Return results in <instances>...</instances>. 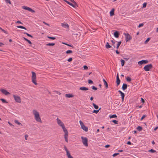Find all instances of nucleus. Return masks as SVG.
<instances>
[{
	"label": "nucleus",
	"instance_id": "43",
	"mask_svg": "<svg viewBox=\"0 0 158 158\" xmlns=\"http://www.w3.org/2000/svg\"><path fill=\"white\" fill-rule=\"evenodd\" d=\"M63 44L66 45H67L69 47H72V48H73V45H70V44H67V43H63Z\"/></svg>",
	"mask_w": 158,
	"mask_h": 158
},
{
	"label": "nucleus",
	"instance_id": "53",
	"mask_svg": "<svg viewBox=\"0 0 158 158\" xmlns=\"http://www.w3.org/2000/svg\"><path fill=\"white\" fill-rule=\"evenodd\" d=\"M143 23H140L139 24V26H138V27H142L143 26Z\"/></svg>",
	"mask_w": 158,
	"mask_h": 158
},
{
	"label": "nucleus",
	"instance_id": "35",
	"mask_svg": "<svg viewBox=\"0 0 158 158\" xmlns=\"http://www.w3.org/2000/svg\"><path fill=\"white\" fill-rule=\"evenodd\" d=\"M101 109V108H100L98 110H94L93 111V113H94L96 114H97L98 113V112L99 111V110Z\"/></svg>",
	"mask_w": 158,
	"mask_h": 158
},
{
	"label": "nucleus",
	"instance_id": "38",
	"mask_svg": "<svg viewBox=\"0 0 158 158\" xmlns=\"http://www.w3.org/2000/svg\"><path fill=\"white\" fill-rule=\"evenodd\" d=\"M47 37L48 38L51 39L52 40H54L56 39V38L55 37H50L48 36H47Z\"/></svg>",
	"mask_w": 158,
	"mask_h": 158
},
{
	"label": "nucleus",
	"instance_id": "17",
	"mask_svg": "<svg viewBox=\"0 0 158 158\" xmlns=\"http://www.w3.org/2000/svg\"><path fill=\"white\" fill-rule=\"evenodd\" d=\"M127 87V85L126 84H123L122 87V89L123 90L126 89Z\"/></svg>",
	"mask_w": 158,
	"mask_h": 158
},
{
	"label": "nucleus",
	"instance_id": "40",
	"mask_svg": "<svg viewBox=\"0 0 158 158\" xmlns=\"http://www.w3.org/2000/svg\"><path fill=\"white\" fill-rule=\"evenodd\" d=\"M68 158H73L70 155V153H68V154L66 155Z\"/></svg>",
	"mask_w": 158,
	"mask_h": 158
},
{
	"label": "nucleus",
	"instance_id": "1",
	"mask_svg": "<svg viewBox=\"0 0 158 158\" xmlns=\"http://www.w3.org/2000/svg\"><path fill=\"white\" fill-rule=\"evenodd\" d=\"M56 120L58 124L63 129V131L65 134L64 135V137L66 142H68V131L67 129L65 127V126L63 122L58 118L56 119Z\"/></svg>",
	"mask_w": 158,
	"mask_h": 158
},
{
	"label": "nucleus",
	"instance_id": "2",
	"mask_svg": "<svg viewBox=\"0 0 158 158\" xmlns=\"http://www.w3.org/2000/svg\"><path fill=\"white\" fill-rule=\"evenodd\" d=\"M33 114L35 116V118L36 121L38 122L42 123V121L40 117L39 113L36 110H33Z\"/></svg>",
	"mask_w": 158,
	"mask_h": 158
},
{
	"label": "nucleus",
	"instance_id": "16",
	"mask_svg": "<svg viewBox=\"0 0 158 158\" xmlns=\"http://www.w3.org/2000/svg\"><path fill=\"white\" fill-rule=\"evenodd\" d=\"M79 89L82 91H86L88 90L89 89L88 88L86 87L83 86L82 87H80L79 88Z\"/></svg>",
	"mask_w": 158,
	"mask_h": 158
},
{
	"label": "nucleus",
	"instance_id": "48",
	"mask_svg": "<svg viewBox=\"0 0 158 158\" xmlns=\"http://www.w3.org/2000/svg\"><path fill=\"white\" fill-rule=\"evenodd\" d=\"M146 116L145 115H143L141 118L140 119V120L142 121V120H143Z\"/></svg>",
	"mask_w": 158,
	"mask_h": 158
},
{
	"label": "nucleus",
	"instance_id": "12",
	"mask_svg": "<svg viewBox=\"0 0 158 158\" xmlns=\"http://www.w3.org/2000/svg\"><path fill=\"white\" fill-rule=\"evenodd\" d=\"M116 82L117 83V86H118L120 84V80L119 77L118 73L117 74V76H116Z\"/></svg>",
	"mask_w": 158,
	"mask_h": 158
},
{
	"label": "nucleus",
	"instance_id": "5",
	"mask_svg": "<svg viewBox=\"0 0 158 158\" xmlns=\"http://www.w3.org/2000/svg\"><path fill=\"white\" fill-rule=\"evenodd\" d=\"M80 124L81 126V128L84 131H87L88 130V128L86 127L83 123L81 121H79Z\"/></svg>",
	"mask_w": 158,
	"mask_h": 158
},
{
	"label": "nucleus",
	"instance_id": "3",
	"mask_svg": "<svg viewBox=\"0 0 158 158\" xmlns=\"http://www.w3.org/2000/svg\"><path fill=\"white\" fill-rule=\"evenodd\" d=\"M32 75L31 77L32 81L35 85L37 84L36 82V73L34 72H31Z\"/></svg>",
	"mask_w": 158,
	"mask_h": 158
},
{
	"label": "nucleus",
	"instance_id": "51",
	"mask_svg": "<svg viewBox=\"0 0 158 158\" xmlns=\"http://www.w3.org/2000/svg\"><path fill=\"white\" fill-rule=\"evenodd\" d=\"M83 68L85 70H87L88 69V67L86 65H84L83 66Z\"/></svg>",
	"mask_w": 158,
	"mask_h": 158
},
{
	"label": "nucleus",
	"instance_id": "33",
	"mask_svg": "<svg viewBox=\"0 0 158 158\" xmlns=\"http://www.w3.org/2000/svg\"><path fill=\"white\" fill-rule=\"evenodd\" d=\"M77 7H78V5L76 2L74 0H70Z\"/></svg>",
	"mask_w": 158,
	"mask_h": 158
},
{
	"label": "nucleus",
	"instance_id": "14",
	"mask_svg": "<svg viewBox=\"0 0 158 158\" xmlns=\"http://www.w3.org/2000/svg\"><path fill=\"white\" fill-rule=\"evenodd\" d=\"M105 47L107 49H109L110 48H111L112 50L114 49V48H113V47H111L110 45L109 44V43L108 42H106V45H105Z\"/></svg>",
	"mask_w": 158,
	"mask_h": 158
},
{
	"label": "nucleus",
	"instance_id": "46",
	"mask_svg": "<svg viewBox=\"0 0 158 158\" xmlns=\"http://www.w3.org/2000/svg\"><path fill=\"white\" fill-rule=\"evenodd\" d=\"M112 122L115 124H117L118 123V121L115 120H113Z\"/></svg>",
	"mask_w": 158,
	"mask_h": 158
},
{
	"label": "nucleus",
	"instance_id": "29",
	"mask_svg": "<svg viewBox=\"0 0 158 158\" xmlns=\"http://www.w3.org/2000/svg\"><path fill=\"white\" fill-rule=\"evenodd\" d=\"M120 61L121 63V65L122 66H123L124 65L125 61L124 60H123V59H121Z\"/></svg>",
	"mask_w": 158,
	"mask_h": 158
},
{
	"label": "nucleus",
	"instance_id": "24",
	"mask_svg": "<svg viewBox=\"0 0 158 158\" xmlns=\"http://www.w3.org/2000/svg\"><path fill=\"white\" fill-rule=\"evenodd\" d=\"M17 27L18 28L23 29L25 30H27L26 28L25 27L22 26H17Z\"/></svg>",
	"mask_w": 158,
	"mask_h": 158
},
{
	"label": "nucleus",
	"instance_id": "39",
	"mask_svg": "<svg viewBox=\"0 0 158 158\" xmlns=\"http://www.w3.org/2000/svg\"><path fill=\"white\" fill-rule=\"evenodd\" d=\"M66 53L67 54H70L73 53V51L71 50H68L66 52Z\"/></svg>",
	"mask_w": 158,
	"mask_h": 158
},
{
	"label": "nucleus",
	"instance_id": "23",
	"mask_svg": "<svg viewBox=\"0 0 158 158\" xmlns=\"http://www.w3.org/2000/svg\"><path fill=\"white\" fill-rule=\"evenodd\" d=\"M120 95L121 96L122 101H123L124 100V97L125 96L124 94V93H122Z\"/></svg>",
	"mask_w": 158,
	"mask_h": 158
},
{
	"label": "nucleus",
	"instance_id": "21",
	"mask_svg": "<svg viewBox=\"0 0 158 158\" xmlns=\"http://www.w3.org/2000/svg\"><path fill=\"white\" fill-rule=\"evenodd\" d=\"M114 8H113L110 12V16H112L114 15Z\"/></svg>",
	"mask_w": 158,
	"mask_h": 158
},
{
	"label": "nucleus",
	"instance_id": "11",
	"mask_svg": "<svg viewBox=\"0 0 158 158\" xmlns=\"http://www.w3.org/2000/svg\"><path fill=\"white\" fill-rule=\"evenodd\" d=\"M1 92L5 95H7L10 94V93L6 90L4 89H2L0 90Z\"/></svg>",
	"mask_w": 158,
	"mask_h": 158
},
{
	"label": "nucleus",
	"instance_id": "36",
	"mask_svg": "<svg viewBox=\"0 0 158 158\" xmlns=\"http://www.w3.org/2000/svg\"><path fill=\"white\" fill-rule=\"evenodd\" d=\"M137 129L139 131H141L142 130V127L140 126H138L137 128Z\"/></svg>",
	"mask_w": 158,
	"mask_h": 158
},
{
	"label": "nucleus",
	"instance_id": "8",
	"mask_svg": "<svg viewBox=\"0 0 158 158\" xmlns=\"http://www.w3.org/2000/svg\"><path fill=\"white\" fill-rule=\"evenodd\" d=\"M124 35L125 36L126 40V42L128 41L131 39V37L128 33H124Z\"/></svg>",
	"mask_w": 158,
	"mask_h": 158
},
{
	"label": "nucleus",
	"instance_id": "22",
	"mask_svg": "<svg viewBox=\"0 0 158 158\" xmlns=\"http://www.w3.org/2000/svg\"><path fill=\"white\" fill-rule=\"evenodd\" d=\"M121 43H122L121 41H119L118 42V44H117V47H116L117 49H118L119 47L120 46V44H121Z\"/></svg>",
	"mask_w": 158,
	"mask_h": 158
},
{
	"label": "nucleus",
	"instance_id": "61",
	"mask_svg": "<svg viewBox=\"0 0 158 158\" xmlns=\"http://www.w3.org/2000/svg\"><path fill=\"white\" fill-rule=\"evenodd\" d=\"M116 52V53L117 54H119V52L118 51V49H117L115 51Z\"/></svg>",
	"mask_w": 158,
	"mask_h": 158
},
{
	"label": "nucleus",
	"instance_id": "34",
	"mask_svg": "<svg viewBox=\"0 0 158 158\" xmlns=\"http://www.w3.org/2000/svg\"><path fill=\"white\" fill-rule=\"evenodd\" d=\"M64 149L65 150V151H66V155L68 154V153H70L69 151H68V150L67 148L65 146H64Z\"/></svg>",
	"mask_w": 158,
	"mask_h": 158
},
{
	"label": "nucleus",
	"instance_id": "44",
	"mask_svg": "<svg viewBox=\"0 0 158 158\" xmlns=\"http://www.w3.org/2000/svg\"><path fill=\"white\" fill-rule=\"evenodd\" d=\"M88 83L89 84H93V81L91 80H88Z\"/></svg>",
	"mask_w": 158,
	"mask_h": 158
},
{
	"label": "nucleus",
	"instance_id": "41",
	"mask_svg": "<svg viewBox=\"0 0 158 158\" xmlns=\"http://www.w3.org/2000/svg\"><path fill=\"white\" fill-rule=\"evenodd\" d=\"M111 42L113 44L112 45L113 47V48H114L115 47V46L114 45V44L115 43V42L113 40H111Z\"/></svg>",
	"mask_w": 158,
	"mask_h": 158
},
{
	"label": "nucleus",
	"instance_id": "28",
	"mask_svg": "<svg viewBox=\"0 0 158 158\" xmlns=\"http://www.w3.org/2000/svg\"><path fill=\"white\" fill-rule=\"evenodd\" d=\"M0 100L2 102L4 103H8L7 102L6 100L4 99L3 98H1L0 99Z\"/></svg>",
	"mask_w": 158,
	"mask_h": 158
},
{
	"label": "nucleus",
	"instance_id": "52",
	"mask_svg": "<svg viewBox=\"0 0 158 158\" xmlns=\"http://www.w3.org/2000/svg\"><path fill=\"white\" fill-rule=\"evenodd\" d=\"M1 31L6 34H8V32L3 29H2Z\"/></svg>",
	"mask_w": 158,
	"mask_h": 158
},
{
	"label": "nucleus",
	"instance_id": "27",
	"mask_svg": "<svg viewBox=\"0 0 158 158\" xmlns=\"http://www.w3.org/2000/svg\"><path fill=\"white\" fill-rule=\"evenodd\" d=\"M117 117V115L115 114H113L110 116V118H115Z\"/></svg>",
	"mask_w": 158,
	"mask_h": 158
},
{
	"label": "nucleus",
	"instance_id": "54",
	"mask_svg": "<svg viewBox=\"0 0 158 158\" xmlns=\"http://www.w3.org/2000/svg\"><path fill=\"white\" fill-rule=\"evenodd\" d=\"M72 60V58H70L68 59L67 61L68 62H71Z\"/></svg>",
	"mask_w": 158,
	"mask_h": 158
},
{
	"label": "nucleus",
	"instance_id": "20",
	"mask_svg": "<svg viewBox=\"0 0 158 158\" xmlns=\"http://www.w3.org/2000/svg\"><path fill=\"white\" fill-rule=\"evenodd\" d=\"M67 3L69 5H70V6H72L74 8H76L77 6H76L75 5H74L73 3H72L69 2H67Z\"/></svg>",
	"mask_w": 158,
	"mask_h": 158
},
{
	"label": "nucleus",
	"instance_id": "15",
	"mask_svg": "<svg viewBox=\"0 0 158 158\" xmlns=\"http://www.w3.org/2000/svg\"><path fill=\"white\" fill-rule=\"evenodd\" d=\"M119 34L118 31H116L114 34V35L116 38H118L119 37Z\"/></svg>",
	"mask_w": 158,
	"mask_h": 158
},
{
	"label": "nucleus",
	"instance_id": "58",
	"mask_svg": "<svg viewBox=\"0 0 158 158\" xmlns=\"http://www.w3.org/2000/svg\"><path fill=\"white\" fill-rule=\"evenodd\" d=\"M43 23H44V24H45L46 25H47L48 26H49V25L48 24V23H46V22H43Z\"/></svg>",
	"mask_w": 158,
	"mask_h": 158
},
{
	"label": "nucleus",
	"instance_id": "57",
	"mask_svg": "<svg viewBox=\"0 0 158 158\" xmlns=\"http://www.w3.org/2000/svg\"><path fill=\"white\" fill-rule=\"evenodd\" d=\"M4 44L1 42H0V47H2V46L4 45Z\"/></svg>",
	"mask_w": 158,
	"mask_h": 158
},
{
	"label": "nucleus",
	"instance_id": "62",
	"mask_svg": "<svg viewBox=\"0 0 158 158\" xmlns=\"http://www.w3.org/2000/svg\"><path fill=\"white\" fill-rule=\"evenodd\" d=\"M28 40V41H27V42L29 43V44H32L30 40Z\"/></svg>",
	"mask_w": 158,
	"mask_h": 158
},
{
	"label": "nucleus",
	"instance_id": "59",
	"mask_svg": "<svg viewBox=\"0 0 158 158\" xmlns=\"http://www.w3.org/2000/svg\"><path fill=\"white\" fill-rule=\"evenodd\" d=\"M16 23H19L23 24V23L19 21H17V22H16Z\"/></svg>",
	"mask_w": 158,
	"mask_h": 158
},
{
	"label": "nucleus",
	"instance_id": "25",
	"mask_svg": "<svg viewBox=\"0 0 158 158\" xmlns=\"http://www.w3.org/2000/svg\"><path fill=\"white\" fill-rule=\"evenodd\" d=\"M55 45V43H49L46 44V45L48 46H53Z\"/></svg>",
	"mask_w": 158,
	"mask_h": 158
},
{
	"label": "nucleus",
	"instance_id": "60",
	"mask_svg": "<svg viewBox=\"0 0 158 158\" xmlns=\"http://www.w3.org/2000/svg\"><path fill=\"white\" fill-rule=\"evenodd\" d=\"M109 147H110V145H105V147L106 148H108Z\"/></svg>",
	"mask_w": 158,
	"mask_h": 158
},
{
	"label": "nucleus",
	"instance_id": "63",
	"mask_svg": "<svg viewBox=\"0 0 158 158\" xmlns=\"http://www.w3.org/2000/svg\"><path fill=\"white\" fill-rule=\"evenodd\" d=\"M124 59L125 60H127L129 59V58H124Z\"/></svg>",
	"mask_w": 158,
	"mask_h": 158
},
{
	"label": "nucleus",
	"instance_id": "30",
	"mask_svg": "<svg viewBox=\"0 0 158 158\" xmlns=\"http://www.w3.org/2000/svg\"><path fill=\"white\" fill-rule=\"evenodd\" d=\"M23 33L27 35V36L29 37H31V38L33 37V36L32 35H31L29 34H28L26 32H23Z\"/></svg>",
	"mask_w": 158,
	"mask_h": 158
},
{
	"label": "nucleus",
	"instance_id": "13",
	"mask_svg": "<svg viewBox=\"0 0 158 158\" xmlns=\"http://www.w3.org/2000/svg\"><path fill=\"white\" fill-rule=\"evenodd\" d=\"M61 26L63 27L64 28H69V25L66 23H61Z\"/></svg>",
	"mask_w": 158,
	"mask_h": 158
},
{
	"label": "nucleus",
	"instance_id": "56",
	"mask_svg": "<svg viewBox=\"0 0 158 158\" xmlns=\"http://www.w3.org/2000/svg\"><path fill=\"white\" fill-rule=\"evenodd\" d=\"M127 144L128 145H131V143L130 141H129L127 142Z\"/></svg>",
	"mask_w": 158,
	"mask_h": 158
},
{
	"label": "nucleus",
	"instance_id": "37",
	"mask_svg": "<svg viewBox=\"0 0 158 158\" xmlns=\"http://www.w3.org/2000/svg\"><path fill=\"white\" fill-rule=\"evenodd\" d=\"M148 152L152 153H154L156 152V151L153 150V149H151L150 150H149Z\"/></svg>",
	"mask_w": 158,
	"mask_h": 158
},
{
	"label": "nucleus",
	"instance_id": "26",
	"mask_svg": "<svg viewBox=\"0 0 158 158\" xmlns=\"http://www.w3.org/2000/svg\"><path fill=\"white\" fill-rule=\"evenodd\" d=\"M92 104L95 109H98V105H96L94 103H93Z\"/></svg>",
	"mask_w": 158,
	"mask_h": 158
},
{
	"label": "nucleus",
	"instance_id": "55",
	"mask_svg": "<svg viewBox=\"0 0 158 158\" xmlns=\"http://www.w3.org/2000/svg\"><path fill=\"white\" fill-rule=\"evenodd\" d=\"M141 101L143 103H144V102H145L144 100V99L143 98H141Z\"/></svg>",
	"mask_w": 158,
	"mask_h": 158
},
{
	"label": "nucleus",
	"instance_id": "7",
	"mask_svg": "<svg viewBox=\"0 0 158 158\" xmlns=\"http://www.w3.org/2000/svg\"><path fill=\"white\" fill-rule=\"evenodd\" d=\"M13 97L15 100V101L18 103H20L21 102V99L18 96L13 95Z\"/></svg>",
	"mask_w": 158,
	"mask_h": 158
},
{
	"label": "nucleus",
	"instance_id": "50",
	"mask_svg": "<svg viewBox=\"0 0 158 158\" xmlns=\"http://www.w3.org/2000/svg\"><path fill=\"white\" fill-rule=\"evenodd\" d=\"M119 154V153H115L114 154H113V155H112V156L113 157H115V156H117Z\"/></svg>",
	"mask_w": 158,
	"mask_h": 158
},
{
	"label": "nucleus",
	"instance_id": "31",
	"mask_svg": "<svg viewBox=\"0 0 158 158\" xmlns=\"http://www.w3.org/2000/svg\"><path fill=\"white\" fill-rule=\"evenodd\" d=\"M126 80L128 82H130L131 80V79L129 77H127L126 78Z\"/></svg>",
	"mask_w": 158,
	"mask_h": 158
},
{
	"label": "nucleus",
	"instance_id": "64",
	"mask_svg": "<svg viewBox=\"0 0 158 158\" xmlns=\"http://www.w3.org/2000/svg\"><path fill=\"white\" fill-rule=\"evenodd\" d=\"M28 137V135H25V138L26 140H27V138Z\"/></svg>",
	"mask_w": 158,
	"mask_h": 158
},
{
	"label": "nucleus",
	"instance_id": "9",
	"mask_svg": "<svg viewBox=\"0 0 158 158\" xmlns=\"http://www.w3.org/2000/svg\"><path fill=\"white\" fill-rule=\"evenodd\" d=\"M22 8L23 9L27 10L28 11H29L32 13H34L35 12V11L34 10H32L31 8H30L27 6H23L22 7Z\"/></svg>",
	"mask_w": 158,
	"mask_h": 158
},
{
	"label": "nucleus",
	"instance_id": "18",
	"mask_svg": "<svg viewBox=\"0 0 158 158\" xmlns=\"http://www.w3.org/2000/svg\"><path fill=\"white\" fill-rule=\"evenodd\" d=\"M65 96L66 97L68 98H72L74 97V95L71 94H66Z\"/></svg>",
	"mask_w": 158,
	"mask_h": 158
},
{
	"label": "nucleus",
	"instance_id": "32",
	"mask_svg": "<svg viewBox=\"0 0 158 158\" xmlns=\"http://www.w3.org/2000/svg\"><path fill=\"white\" fill-rule=\"evenodd\" d=\"M15 123L19 125H21V126H22V124L21 123H20V122H19L17 120H15Z\"/></svg>",
	"mask_w": 158,
	"mask_h": 158
},
{
	"label": "nucleus",
	"instance_id": "10",
	"mask_svg": "<svg viewBox=\"0 0 158 158\" xmlns=\"http://www.w3.org/2000/svg\"><path fill=\"white\" fill-rule=\"evenodd\" d=\"M148 62V61L147 60H142L138 62V64L139 65H141L143 64H145Z\"/></svg>",
	"mask_w": 158,
	"mask_h": 158
},
{
	"label": "nucleus",
	"instance_id": "42",
	"mask_svg": "<svg viewBox=\"0 0 158 158\" xmlns=\"http://www.w3.org/2000/svg\"><path fill=\"white\" fill-rule=\"evenodd\" d=\"M150 40V38H148L147 40L145 41L144 43L146 44Z\"/></svg>",
	"mask_w": 158,
	"mask_h": 158
},
{
	"label": "nucleus",
	"instance_id": "4",
	"mask_svg": "<svg viewBox=\"0 0 158 158\" xmlns=\"http://www.w3.org/2000/svg\"><path fill=\"white\" fill-rule=\"evenodd\" d=\"M153 68V66L152 64L147 65L144 66L143 69L146 71H148Z\"/></svg>",
	"mask_w": 158,
	"mask_h": 158
},
{
	"label": "nucleus",
	"instance_id": "6",
	"mask_svg": "<svg viewBox=\"0 0 158 158\" xmlns=\"http://www.w3.org/2000/svg\"><path fill=\"white\" fill-rule=\"evenodd\" d=\"M81 139L82 140L83 144L85 146H88L87 139L86 137H84L82 136L81 137Z\"/></svg>",
	"mask_w": 158,
	"mask_h": 158
},
{
	"label": "nucleus",
	"instance_id": "47",
	"mask_svg": "<svg viewBox=\"0 0 158 158\" xmlns=\"http://www.w3.org/2000/svg\"><path fill=\"white\" fill-rule=\"evenodd\" d=\"M6 2L7 3H9L10 4H11V3L10 0H5Z\"/></svg>",
	"mask_w": 158,
	"mask_h": 158
},
{
	"label": "nucleus",
	"instance_id": "19",
	"mask_svg": "<svg viewBox=\"0 0 158 158\" xmlns=\"http://www.w3.org/2000/svg\"><path fill=\"white\" fill-rule=\"evenodd\" d=\"M103 81L104 82V85H105V87L106 88H108V84L107 82L106 81L105 79H103Z\"/></svg>",
	"mask_w": 158,
	"mask_h": 158
},
{
	"label": "nucleus",
	"instance_id": "45",
	"mask_svg": "<svg viewBox=\"0 0 158 158\" xmlns=\"http://www.w3.org/2000/svg\"><path fill=\"white\" fill-rule=\"evenodd\" d=\"M91 87L92 89H94L95 90H96L98 89V88L94 86H93Z\"/></svg>",
	"mask_w": 158,
	"mask_h": 158
},
{
	"label": "nucleus",
	"instance_id": "49",
	"mask_svg": "<svg viewBox=\"0 0 158 158\" xmlns=\"http://www.w3.org/2000/svg\"><path fill=\"white\" fill-rule=\"evenodd\" d=\"M147 3L146 2H145V3H143V8H144L145 7L147 6Z\"/></svg>",
	"mask_w": 158,
	"mask_h": 158
}]
</instances>
